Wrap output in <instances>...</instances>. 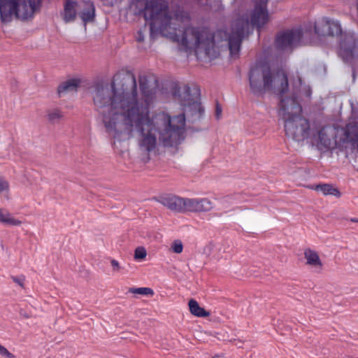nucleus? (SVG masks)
Returning <instances> with one entry per match:
<instances>
[{"label": "nucleus", "mask_w": 358, "mask_h": 358, "mask_svg": "<svg viewBox=\"0 0 358 358\" xmlns=\"http://www.w3.org/2000/svg\"><path fill=\"white\" fill-rule=\"evenodd\" d=\"M141 93L138 94L135 79L130 90L96 86L93 101L99 111L106 132L115 140L124 141L140 133L138 144L143 152L154 151L157 142L173 145L184 138L185 118L183 114L171 119L164 112H151L155 92L141 80Z\"/></svg>", "instance_id": "nucleus-1"}, {"label": "nucleus", "mask_w": 358, "mask_h": 358, "mask_svg": "<svg viewBox=\"0 0 358 358\" xmlns=\"http://www.w3.org/2000/svg\"><path fill=\"white\" fill-rule=\"evenodd\" d=\"M250 88L254 93L273 91L280 95V113L285 120L287 136L300 141L311 136L309 124L301 115V107L296 95H309V88L303 85L299 75L289 81L283 71L273 74L266 63L256 64L249 75Z\"/></svg>", "instance_id": "nucleus-2"}, {"label": "nucleus", "mask_w": 358, "mask_h": 358, "mask_svg": "<svg viewBox=\"0 0 358 358\" xmlns=\"http://www.w3.org/2000/svg\"><path fill=\"white\" fill-rule=\"evenodd\" d=\"M144 15L146 20H151L150 29L152 31L160 22L162 34L177 42L180 48L189 52H194L199 59L214 58L217 56L215 43L226 34L222 31L215 33L213 36L205 29L187 28L179 36L171 26V17L168 13L167 4L164 1L152 0L146 3Z\"/></svg>", "instance_id": "nucleus-3"}, {"label": "nucleus", "mask_w": 358, "mask_h": 358, "mask_svg": "<svg viewBox=\"0 0 358 358\" xmlns=\"http://www.w3.org/2000/svg\"><path fill=\"white\" fill-rule=\"evenodd\" d=\"M41 0H0V18L3 22L13 19L29 20L40 9Z\"/></svg>", "instance_id": "nucleus-4"}, {"label": "nucleus", "mask_w": 358, "mask_h": 358, "mask_svg": "<svg viewBox=\"0 0 358 358\" xmlns=\"http://www.w3.org/2000/svg\"><path fill=\"white\" fill-rule=\"evenodd\" d=\"M307 36L306 32L301 29L287 31L278 35L275 40V46L278 49L283 51L292 50L294 47L299 45L307 44L303 38Z\"/></svg>", "instance_id": "nucleus-5"}, {"label": "nucleus", "mask_w": 358, "mask_h": 358, "mask_svg": "<svg viewBox=\"0 0 358 358\" xmlns=\"http://www.w3.org/2000/svg\"><path fill=\"white\" fill-rule=\"evenodd\" d=\"M179 96L184 112L187 115L190 114L192 116L199 117L202 108L198 100L196 92L192 95L189 87L185 86L180 90Z\"/></svg>", "instance_id": "nucleus-6"}, {"label": "nucleus", "mask_w": 358, "mask_h": 358, "mask_svg": "<svg viewBox=\"0 0 358 358\" xmlns=\"http://www.w3.org/2000/svg\"><path fill=\"white\" fill-rule=\"evenodd\" d=\"M339 53L345 61L358 57V36L353 33L345 34L342 37Z\"/></svg>", "instance_id": "nucleus-7"}, {"label": "nucleus", "mask_w": 358, "mask_h": 358, "mask_svg": "<svg viewBox=\"0 0 358 358\" xmlns=\"http://www.w3.org/2000/svg\"><path fill=\"white\" fill-rule=\"evenodd\" d=\"M241 22L235 23L232 28V32L228 38V45L231 56L236 57L239 50L241 46V42L242 38L246 30L248 29L249 22L247 21L240 26Z\"/></svg>", "instance_id": "nucleus-8"}, {"label": "nucleus", "mask_w": 358, "mask_h": 358, "mask_svg": "<svg viewBox=\"0 0 358 358\" xmlns=\"http://www.w3.org/2000/svg\"><path fill=\"white\" fill-rule=\"evenodd\" d=\"M315 31L318 36H334L341 33V28L337 21L322 17L315 22Z\"/></svg>", "instance_id": "nucleus-9"}, {"label": "nucleus", "mask_w": 358, "mask_h": 358, "mask_svg": "<svg viewBox=\"0 0 358 358\" xmlns=\"http://www.w3.org/2000/svg\"><path fill=\"white\" fill-rule=\"evenodd\" d=\"M259 1L260 3L255 6L250 18V24L259 28L268 20V14L266 8L267 0Z\"/></svg>", "instance_id": "nucleus-10"}, {"label": "nucleus", "mask_w": 358, "mask_h": 358, "mask_svg": "<svg viewBox=\"0 0 358 358\" xmlns=\"http://www.w3.org/2000/svg\"><path fill=\"white\" fill-rule=\"evenodd\" d=\"M187 199L173 195L165 196L161 198L160 202L171 210L183 213L186 209Z\"/></svg>", "instance_id": "nucleus-11"}, {"label": "nucleus", "mask_w": 358, "mask_h": 358, "mask_svg": "<svg viewBox=\"0 0 358 358\" xmlns=\"http://www.w3.org/2000/svg\"><path fill=\"white\" fill-rule=\"evenodd\" d=\"M213 207V203L206 198L187 199L185 212L209 211Z\"/></svg>", "instance_id": "nucleus-12"}, {"label": "nucleus", "mask_w": 358, "mask_h": 358, "mask_svg": "<svg viewBox=\"0 0 358 358\" xmlns=\"http://www.w3.org/2000/svg\"><path fill=\"white\" fill-rule=\"evenodd\" d=\"M304 258L306 264L316 272H320L323 268V264L318 253L310 249L306 248L304 250Z\"/></svg>", "instance_id": "nucleus-13"}, {"label": "nucleus", "mask_w": 358, "mask_h": 358, "mask_svg": "<svg viewBox=\"0 0 358 358\" xmlns=\"http://www.w3.org/2000/svg\"><path fill=\"white\" fill-rule=\"evenodd\" d=\"M313 143L320 150L329 149L334 146L333 141L328 137L326 129L320 130L317 134H313Z\"/></svg>", "instance_id": "nucleus-14"}, {"label": "nucleus", "mask_w": 358, "mask_h": 358, "mask_svg": "<svg viewBox=\"0 0 358 358\" xmlns=\"http://www.w3.org/2000/svg\"><path fill=\"white\" fill-rule=\"evenodd\" d=\"M80 17L85 23L91 22L94 17V6L91 1H79Z\"/></svg>", "instance_id": "nucleus-15"}, {"label": "nucleus", "mask_w": 358, "mask_h": 358, "mask_svg": "<svg viewBox=\"0 0 358 358\" xmlns=\"http://www.w3.org/2000/svg\"><path fill=\"white\" fill-rule=\"evenodd\" d=\"M346 140L350 141L353 152L358 154V124L350 123L346 127Z\"/></svg>", "instance_id": "nucleus-16"}, {"label": "nucleus", "mask_w": 358, "mask_h": 358, "mask_svg": "<svg viewBox=\"0 0 358 358\" xmlns=\"http://www.w3.org/2000/svg\"><path fill=\"white\" fill-rule=\"evenodd\" d=\"M78 10H79V2L66 0L64 3V20L66 22L73 21Z\"/></svg>", "instance_id": "nucleus-17"}, {"label": "nucleus", "mask_w": 358, "mask_h": 358, "mask_svg": "<svg viewBox=\"0 0 358 358\" xmlns=\"http://www.w3.org/2000/svg\"><path fill=\"white\" fill-rule=\"evenodd\" d=\"M0 223L6 226L15 227L20 226L22 221L15 217L7 210L0 208Z\"/></svg>", "instance_id": "nucleus-18"}, {"label": "nucleus", "mask_w": 358, "mask_h": 358, "mask_svg": "<svg viewBox=\"0 0 358 358\" xmlns=\"http://www.w3.org/2000/svg\"><path fill=\"white\" fill-rule=\"evenodd\" d=\"M80 83V80L77 78H70L62 83L58 88V92L60 95L68 92L76 90Z\"/></svg>", "instance_id": "nucleus-19"}, {"label": "nucleus", "mask_w": 358, "mask_h": 358, "mask_svg": "<svg viewBox=\"0 0 358 358\" xmlns=\"http://www.w3.org/2000/svg\"><path fill=\"white\" fill-rule=\"evenodd\" d=\"M311 188L322 192L324 195H333L336 197L341 196L339 190L330 184H321Z\"/></svg>", "instance_id": "nucleus-20"}, {"label": "nucleus", "mask_w": 358, "mask_h": 358, "mask_svg": "<svg viewBox=\"0 0 358 358\" xmlns=\"http://www.w3.org/2000/svg\"><path fill=\"white\" fill-rule=\"evenodd\" d=\"M188 306L190 313L194 316L205 317L209 315V313L201 307L198 302L194 299L189 300Z\"/></svg>", "instance_id": "nucleus-21"}, {"label": "nucleus", "mask_w": 358, "mask_h": 358, "mask_svg": "<svg viewBox=\"0 0 358 358\" xmlns=\"http://www.w3.org/2000/svg\"><path fill=\"white\" fill-rule=\"evenodd\" d=\"M222 246L220 244L209 243L203 249V253L213 259L220 257Z\"/></svg>", "instance_id": "nucleus-22"}, {"label": "nucleus", "mask_w": 358, "mask_h": 358, "mask_svg": "<svg viewBox=\"0 0 358 358\" xmlns=\"http://www.w3.org/2000/svg\"><path fill=\"white\" fill-rule=\"evenodd\" d=\"M129 292L141 295H153L154 292L149 287L131 288Z\"/></svg>", "instance_id": "nucleus-23"}, {"label": "nucleus", "mask_w": 358, "mask_h": 358, "mask_svg": "<svg viewBox=\"0 0 358 358\" xmlns=\"http://www.w3.org/2000/svg\"><path fill=\"white\" fill-rule=\"evenodd\" d=\"M147 255V252L145 248L138 247L134 251V259L137 261L143 260Z\"/></svg>", "instance_id": "nucleus-24"}, {"label": "nucleus", "mask_w": 358, "mask_h": 358, "mask_svg": "<svg viewBox=\"0 0 358 358\" xmlns=\"http://www.w3.org/2000/svg\"><path fill=\"white\" fill-rule=\"evenodd\" d=\"M171 250L176 254H180L183 250L182 241L180 240H175L171 245Z\"/></svg>", "instance_id": "nucleus-25"}, {"label": "nucleus", "mask_w": 358, "mask_h": 358, "mask_svg": "<svg viewBox=\"0 0 358 358\" xmlns=\"http://www.w3.org/2000/svg\"><path fill=\"white\" fill-rule=\"evenodd\" d=\"M9 189L8 182L0 175V193L8 192Z\"/></svg>", "instance_id": "nucleus-26"}, {"label": "nucleus", "mask_w": 358, "mask_h": 358, "mask_svg": "<svg viewBox=\"0 0 358 358\" xmlns=\"http://www.w3.org/2000/svg\"><path fill=\"white\" fill-rule=\"evenodd\" d=\"M62 117V113L58 110H54L48 114V118L50 120H55Z\"/></svg>", "instance_id": "nucleus-27"}, {"label": "nucleus", "mask_w": 358, "mask_h": 358, "mask_svg": "<svg viewBox=\"0 0 358 358\" xmlns=\"http://www.w3.org/2000/svg\"><path fill=\"white\" fill-rule=\"evenodd\" d=\"M0 355L6 358H13V355L3 346L0 345Z\"/></svg>", "instance_id": "nucleus-28"}, {"label": "nucleus", "mask_w": 358, "mask_h": 358, "mask_svg": "<svg viewBox=\"0 0 358 358\" xmlns=\"http://www.w3.org/2000/svg\"><path fill=\"white\" fill-rule=\"evenodd\" d=\"M12 278L15 282L18 284L20 286L23 287L24 280L23 277H13Z\"/></svg>", "instance_id": "nucleus-29"}, {"label": "nucleus", "mask_w": 358, "mask_h": 358, "mask_svg": "<svg viewBox=\"0 0 358 358\" xmlns=\"http://www.w3.org/2000/svg\"><path fill=\"white\" fill-rule=\"evenodd\" d=\"M222 110L221 106L219 104L216 105V109H215V116L217 119H220L222 116Z\"/></svg>", "instance_id": "nucleus-30"}, {"label": "nucleus", "mask_w": 358, "mask_h": 358, "mask_svg": "<svg viewBox=\"0 0 358 358\" xmlns=\"http://www.w3.org/2000/svg\"><path fill=\"white\" fill-rule=\"evenodd\" d=\"M111 266H113V269L115 271H118L120 269V265L117 261L113 259L111 261Z\"/></svg>", "instance_id": "nucleus-31"}, {"label": "nucleus", "mask_w": 358, "mask_h": 358, "mask_svg": "<svg viewBox=\"0 0 358 358\" xmlns=\"http://www.w3.org/2000/svg\"><path fill=\"white\" fill-rule=\"evenodd\" d=\"M105 3L106 4H108V5H113L115 3H117L119 0H103Z\"/></svg>", "instance_id": "nucleus-32"}, {"label": "nucleus", "mask_w": 358, "mask_h": 358, "mask_svg": "<svg viewBox=\"0 0 358 358\" xmlns=\"http://www.w3.org/2000/svg\"><path fill=\"white\" fill-rule=\"evenodd\" d=\"M138 37H137V40H138V41H143V35H142V33H141V31H139V32L138 33Z\"/></svg>", "instance_id": "nucleus-33"}, {"label": "nucleus", "mask_w": 358, "mask_h": 358, "mask_svg": "<svg viewBox=\"0 0 358 358\" xmlns=\"http://www.w3.org/2000/svg\"><path fill=\"white\" fill-rule=\"evenodd\" d=\"M351 221L353 222H358V219L352 218V219H351Z\"/></svg>", "instance_id": "nucleus-34"}]
</instances>
